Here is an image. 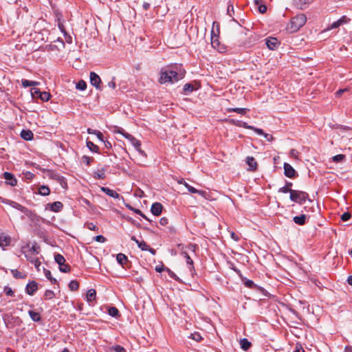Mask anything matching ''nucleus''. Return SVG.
<instances>
[{
	"label": "nucleus",
	"mask_w": 352,
	"mask_h": 352,
	"mask_svg": "<svg viewBox=\"0 0 352 352\" xmlns=\"http://www.w3.org/2000/svg\"><path fill=\"white\" fill-rule=\"evenodd\" d=\"M185 70L179 65H173L162 68L160 71V83H174L182 79L185 76Z\"/></svg>",
	"instance_id": "1"
},
{
	"label": "nucleus",
	"mask_w": 352,
	"mask_h": 352,
	"mask_svg": "<svg viewBox=\"0 0 352 352\" xmlns=\"http://www.w3.org/2000/svg\"><path fill=\"white\" fill-rule=\"evenodd\" d=\"M289 198L292 201L299 204H302L307 199L309 201L311 204H313V201L309 199V195L306 192L301 190H294L293 191H291Z\"/></svg>",
	"instance_id": "2"
},
{
	"label": "nucleus",
	"mask_w": 352,
	"mask_h": 352,
	"mask_svg": "<svg viewBox=\"0 0 352 352\" xmlns=\"http://www.w3.org/2000/svg\"><path fill=\"white\" fill-rule=\"evenodd\" d=\"M307 21V17L304 14H300L293 17L290 22V30L292 32H296L302 28Z\"/></svg>",
	"instance_id": "3"
},
{
	"label": "nucleus",
	"mask_w": 352,
	"mask_h": 352,
	"mask_svg": "<svg viewBox=\"0 0 352 352\" xmlns=\"http://www.w3.org/2000/svg\"><path fill=\"white\" fill-rule=\"evenodd\" d=\"M124 138L131 143V144L135 147L136 151L140 155L142 156H146L145 152L141 149V142L140 140H137L135 137L129 133L124 134Z\"/></svg>",
	"instance_id": "4"
},
{
	"label": "nucleus",
	"mask_w": 352,
	"mask_h": 352,
	"mask_svg": "<svg viewBox=\"0 0 352 352\" xmlns=\"http://www.w3.org/2000/svg\"><path fill=\"white\" fill-rule=\"evenodd\" d=\"M22 253L25 255L26 259L33 263L38 271H40L39 267L41 261L37 258V255L34 253L25 252V248H22Z\"/></svg>",
	"instance_id": "5"
},
{
	"label": "nucleus",
	"mask_w": 352,
	"mask_h": 352,
	"mask_svg": "<svg viewBox=\"0 0 352 352\" xmlns=\"http://www.w3.org/2000/svg\"><path fill=\"white\" fill-rule=\"evenodd\" d=\"M31 94L34 98H39L41 100L47 102L50 98L51 95L47 91H41L38 88H32Z\"/></svg>",
	"instance_id": "6"
},
{
	"label": "nucleus",
	"mask_w": 352,
	"mask_h": 352,
	"mask_svg": "<svg viewBox=\"0 0 352 352\" xmlns=\"http://www.w3.org/2000/svg\"><path fill=\"white\" fill-rule=\"evenodd\" d=\"M350 19L346 16H342L341 18H340L338 21L333 22L327 29V30H330L333 29L338 28L340 26L343 25L344 24H346L349 23Z\"/></svg>",
	"instance_id": "7"
},
{
	"label": "nucleus",
	"mask_w": 352,
	"mask_h": 352,
	"mask_svg": "<svg viewBox=\"0 0 352 352\" xmlns=\"http://www.w3.org/2000/svg\"><path fill=\"white\" fill-rule=\"evenodd\" d=\"M90 82L96 89H100V85L101 83V79L100 76L94 72L90 73Z\"/></svg>",
	"instance_id": "8"
},
{
	"label": "nucleus",
	"mask_w": 352,
	"mask_h": 352,
	"mask_svg": "<svg viewBox=\"0 0 352 352\" xmlns=\"http://www.w3.org/2000/svg\"><path fill=\"white\" fill-rule=\"evenodd\" d=\"M3 178L6 180V184L11 186H15L17 184V179L14 175L9 172H5L3 173Z\"/></svg>",
	"instance_id": "9"
},
{
	"label": "nucleus",
	"mask_w": 352,
	"mask_h": 352,
	"mask_svg": "<svg viewBox=\"0 0 352 352\" xmlns=\"http://www.w3.org/2000/svg\"><path fill=\"white\" fill-rule=\"evenodd\" d=\"M38 289V283L32 280L28 283L25 287V292L28 294L32 296Z\"/></svg>",
	"instance_id": "10"
},
{
	"label": "nucleus",
	"mask_w": 352,
	"mask_h": 352,
	"mask_svg": "<svg viewBox=\"0 0 352 352\" xmlns=\"http://www.w3.org/2000/svg\"><path fill=\"white\" fill-rule=\"evenodd\" d=\"M284 174L286 177L292 178L296 175V170L294 168L288 163H284Z\"/></svg>",
	"instance_id": "11"
},
{
	"label": "nucleus",
	"mask_w": 352,
	"mask_h": 352,
	"mask_svg": "<svg viewBox=\"0 0 352 352\" xmlns=\"http://www.w3.org/2000/svg\"><path fill=\"white\" fill-rule=\"evenodd\" d=\"M162 209V205L159 202H155L152 204L151 211L153 215L159 216L161 214Z\"/></svg>",
	"instance_id": "12"
},
{
	"label": "nucleus",
	"mask_w": 352,
	"mask_h": 352,
	"mask_svg": "<svg viewBox=\"0 0 352 352\" xmlns=\"http://www.w3.org/2000/svg\"><path fill=\"white\" fill-rule=\"evenodd\" d=\"M314 0H294V4L297 8L303 10L305 9Z\"/></svg>",
	"instance_id": "13"
},
{
	"label": "nucleus",
	"mask_w": 352,
	"mask_h": 352,
	"mask_svg": "<svg viewBox=\"0 0 352 352\" xmlns=\"http://www.w3.org/2000/svg\"><path fill=\"white\" fill-rule=\"evenodd\" d=\"M279 44V42L276 38L271 37L266 39V45L270 50H274L276 49Z\"/></svg>",
	"instance_id": "14"
},
{
	"label": "nucleus",
	"mask_w": 352,
	"mask_h": 352,
	"mask_svg": "<svg viewBox=\"0 0 352 352\" xmlns=\"http://www.w3.org/2000/svg\"><path fill=\"white\" fill-rule=\"evenodd\" d=\"M101 190L104 192L106 195H109V197H111L115 199H119L120 194L118 193L116 191L111 190L107 187H101Z\"/></svg>",
	"instance_id": "15"
},
{
	"label": "nucleus",
	"mask_w": 352,
	"mask_h": 352,
	"mask_svg": "<svg viewBox=\"0 0 352 352\" xmlns=\"http://www.w3.org/2000/svg\"><path fill=\"white\" fill-rule=\"evenodd\" d=\"M48 205L50 206V210L54 212H60L63 208V204L60 201H54Z\"/></svg>",
	"instance_id": "16"
},
{
	"label": "nucleus",
	"mask_w": 352,
	"mask_h": 352,
	"mask_svg": "<svg viewBox=\"0 0 352 352\" xmlns=\"http://www.w3.org/2000/svg\"><path fill=\"white\" fill-rule=\"evenodd\" d=\"M23 248H25V252H30L34 253L36 254H38L39 251H40V248L36 243H34V244H32V245L31 247L28 244L26 247H23Z\"/></svg>",
	"instance_id": "17"
},
{
	"label": "nucleus",
	"mask_w": 352,
	"mask_h": 352,
	"mask_svg": "<svg viewBox=\"0 0 352 352\" xmlns=\"http://www.w3.org/2000/svg\"><path fill=\"white\" fill-rule=\"evenodd\" d=\"M11 239L9 236L4 234H0V247H6L10 245Z\"/></svg>",
	"instance_id": "18"
},
{
	"label": "nucleus",
	"mask_w": 352,
	"mask_h": 352,
	"mask_svg": "<svg viewBox=\"0 0 352 352\" xmlns=\"http://www.w3.org/2000/svg\"><path fill=\"white\" fill-rule=\"evenodd\" d=\"M307 215L302 214L299 216H296L293 218V221L295 223L299 226H303L306 223Z\"/></svg>",
	"instance_id": "19"
},
{
	"label": "nucleus",
	"mask_w": 352,
	"mask_h": 352,
	"mask_svg": "<svg viewBox=\"0 0 352 352\" xmlns=\"http://www.w3.org/2000/svg\"><path fill=\"white\" fill-rule=\"evenodd\" d=\"M116 260H117L118 263L120 265H121L122 267H124L128 262L127 256L122 253H119L117 254Z\"/></svg>",
	"instance_id": "20"
},
{
	"label": "nucleus",
	"mask_w": 352,
	"mask_h": 352,
	"mask_svg": "<svg viewBox=\"0 0 352 352\" xmlns=\"http://www.w3.org/2000/svg\"><path fill=\"white\" fill-rule=\"evenodd\" d=\"M33 133L30 130H22L21 137L25 140H31L33 139Z\"/></svg>",
	"instance_id": "21"
},
{
	"label": "nucleus",
	"mask_w": 352,
	"mask_h": 352,
	"mask_svg": "<svg viewBox=\"0 0 352 352\" xmlns=\"http://www.w3.org/2000/svg\"><path fill=\"white\" fill-rule=\"evenodd\" d=\"M246 162L251 170H255L257 168V163L253 157H248Z\"/></svg>",
	"instance_id": "22"
},
{
	"label": "nucleus",
	"mask_w": 352,
	"mask_h": 352,
	"mask_svg": "<svg viewBox=\"0 0 352 352\" xmlns=\"http://www.w3.org/2000/svg\"><path fill=\"white\" fill-rule=\"evenodd\" d=\"M292 186V182H286L285 186H284L283 187L279 188L278 192H283V193L289 192L291 194V191L294 190H292L291 188Z\"/></svg>",
	"instance_id": "23"
},
{
	"label": "nucleus",
	"mask_w": 352,
	"mask_h": 352,
	"mask_svg": "<svg viewBox=\"0 0 352 352\" xmlns=\"http://www.w3.org/2000/svg\"><path fill=\"white\" fill-rule=\"evenodd\" d=\"M240 346L244 351H248L252 346V344L247 338H243L240 340Z\"/></svg>",
	"instance_id": "24"
},
{
	"label": "nucleus",
	"mask_w": 352,
	"mask_h": 352,
	"mask_svg": "<svg viewBox=\"0 0 352 352\" xmlns=\"http://www.w3.org/2000/svg\"><path fill=\"white\" fill-rule=\"evenodd\" d=\"M96 292L95 289H91L87 291L86 298H87V300L88 302H92L93 300H94L96 298Z\"/></svg>",
	"instance_id": "25"
},
{
	"label": "nucleus",
	"mask_w": 352,
	"mask_h": 352,
	"mask_svg": "<svg viewBox=\"0 0 352 352\" xmlns=\"http://www.w3.org/2000/svg\"><path fill=\"white\" fill-rule=\"evenodd\" d=\"M50 189L47 186H41L38 188V194L42 196H47L50 195Z\"/></svg>",
	"instance_id": "26"
},
{
	"label": "nucleus",
	"mask_w": 352,
	"mask_h": 352,
	"mask_svg": "<svg viewBox=\"0 0 352 352\" xmlns=\"http://www.w3.org/2000/svg\"><path fill=\"white\" fill-rule=\"evenodd\" d=\"M29 316L31 319L34 322H38L41 320V315L38 312H35L32 310L28 311Z\"/></svg>",
	"instance_id": "27"
},
{
	"label": "nucleus",
	"mask_w": 352,
	"mask_h": 352,
	"mask_svg": "<svg viewBox=\"0 0 352 352\" xmlns=\"http://www.w3.org/2000/svg\"><path fill=\"white\" fill-rule=\"evenodd\" d=\"M227 111L228 112H236L244 115L246 113L247 111H249V109L245 108H228L227 109Z\"/></svg>",
	"instance_id": "28"
},
{
	"label": "nucleus",
	"mask_w": 352,
	"mask_h": 352,
	"mask_svg": "<svg viewBox=\"0 0 352 352\" xmlns=\"http://www.w3.org/2000/svg\"><path fill=\"white\" fill-rule=\"evenodd\" d=\"M108 314L114 318H118L120 316L119 310L115 307H111L108 309Z\"/></svg>",
	"instance_id": "29"
},
{
	"label": "nucleus",
	"mask_w": 352,
	"mask_h": 352,
	"mask_svg": "<svg viewBox=\"0 0 352 352\" xmlns=\"http://www.w3.org/2000/svg\"><path fill=\"white\" fill-rule=\"evenodd\" d=\"M21 84L24 87H31V86L38 85L39 84V82H36V81L28 80L26 79H23L21 81Z\"/></svg>",
	"instance_id": "30"
},
{
	"label": "nucleus",
	"mask_w": 352,
	"mask_h": 352,
	"mask_svg": "<svg viewBox=\"0 0 352 352\" xmlns=\"http://www.w3.org/2000/svg\"><path fill=\"white\" fill-rule=\"evenodd\" d=\"M87 146L89 148L90 151L94 153H98L99 152V148L97 145H96L94 143H93L91 141H87Z\"/></svg>",
	"instance_id": "31"
},
{
	"label": "nucleus",
	"mask_w": 352,
	"mask_h": 352,
	"mask_svg": "<svg viewBox=\"0 0 352 352\" xmlns=\"http://www.w3.org/2000/svg\"><path fill=\"white\" fill-rule=\"evenodd\" d=\"M54 260L59 265V266H61L65 263V258L63 255L60 254H55Z\"/></svg>",
	"instance_id": "32"
},
{
	"label": "nucleus",
	"mask_w": 352,
	"mask_h": 352,
	"mask_svg": "<svg viewBox=\"0 0 352 352\" xmlns=\"http://www.w3.org/2000/svg\"><path fill=\"white\" fill-rule=\"evenodd\" d=\"M11 273L15 278H25L26 276L17 270H12Z\"/></svg>",
	"instance_id": "33"
},
{
	"label": "nucleus",
	"mask_w": 352,
	"mask_h": 352,
	"mask_svg": "<svg viewBox=\"0 0 352 352\" xmlns=\"http://www.w3.org/2000/svg\"><path fill=\"white\" fill-rule=\"evenodd\" d=\"M211 45L214 49L220 45V42L218 39V36H217L216 35H212Z\"/></svg>",
	"instance_id": "34"
},
{
	"label": "nucleus",
	"mask_w": 352,
	"mask_h": 352,
	"mask_svg": "<svg viewBox=\"0 0 352 352\" xmlns=\"http://www.w3.org/2000/svg\"><path fill=\"white\" fill-rule=\"evenodd\" d=\"M69 287L72 291H76L79 288V283L76 280H71L69 283Z\"/></svg>",
	"instance_id": "35"
},
{
	"label": "nucleus",
	"mask_w": 352,
	"mask_h": 352,
	"mask_svg": "<svg viewBox=\"0 0 352 352\" xmlns=\"http://www.w3.org/2000/svg\"><path fill=\"white\" fill-rule=\"evenodd\" d=\"M183 90L185 93H190L195 90V88L191 83H186L184 85Z\"/></svg>",
	"instance_id": "36"
},
{
	"label": "nucleus",
	"mask_w": 352,
	"mask_h": 352,
	"mask_svg": "<svg viewBox=\"0 0 352 352\" xmlns=\"http://www.w3.org/2000/svg\"><path fill=\"white\" fill-rule=\"evenodd\" d=\"M44 274L45 275V277L50 280L52 283H56V280L52 277L51 272L49 270H44Z\"/></svg>",
	"instance_id": "37"
},
{
	"label": "nucleus",
	"mask_w": 352,
	"mask_h": 352,
	"mask_svg": "<svg viewBox=\"0 0 352 352\" xmlns=\"http://www.w3.org/2000/svg\"><path fill=\"white\" fill-rule=\"evenodd\" d=\"M55 296L54 292L52 290L47 289L45 291L44 297L45 300L52 299Z\"/></svg>",
	"instance_id": "38"
},
{
	"label": "nucleus",
	"mask_w": 352,
	"mask_h": 352,
	"mask_svg": "<svg viewBox=\"0 0 352 352\" xmlns=\"http://www.w3.org/2000/svg\"><path fill=\"white\" fill-rule=\"evenodd\" d=\"M93 161H94V158L93 157H89V156H87V155H83L82 157V162L83 163H85L88 166H89L91 165V163Z\"/></svg>",
	"instance_id": "39"
},
{
	"label": "nucleus",
	"mask_w": 352,
	"mask_h": 352,
	"mask_svg": "<svg viewBox=\"0 0 352 352\" xmlns=\"http://www.w3.org/2000/svg\"><path fill=\"white\" fill-rule=\"evenodd\" d=\"M76 88L77 89L83 91L87 88V84L84 80H81L76 84Z\"/></svg>",
	"instance_id": "40"
},
{
	"label": "nucleus",
	"mask_w": 352,
	"mask_h": 352,
	"mask_svg": "<svg viewBox=\"0 0 352 352\" xmlns=\"http://www.w3.org/2000/svg\"><path fill=\"white\" fill-rule=\"evenodd\" d=\"M105 171V169H102L101 171L100 170H98L96 172L94 173V177L96 178V179H104L105 177V175H104V172Z\"/></svg>",
	"instance_id": "41"
},
{
	"label": "nucleus",
	"mask_w": 352,
	"mask_h": 352,
	"mask_svg": "<svg viewBox=\"0 0 352 352\" xmlns=\"http://www.w3.org/2000/svg\"><path fill=\"white\" fill-rule=\"evenodd\" d=\"M189 338H191L197 342H199L202 340V337L199 333L195 332L194 333H191L189 337Z\"/></svg>",
	"instance_id": "42"
},
{
	"label": "nucleus",
	"mask_w": 352,
	"mask_h": 352,
	"mask_svg": "<svg viewBox=\"0 0 352 352\" xmlns=\"http://www.w3.org/2000/svg\"><path fill=\"white\" fill-rule=\"evenodd\" d=\"M180 184H183L185 187L188 190V191L191 193H195L197 192V189L192 186H191L190 185H189L187 182H186L185 181L184 182H179Z\"/></svg>",
	"instance_id": "43"
},
{
	"label": "nucleus",
	"mask_w": 352,
	"mask_h": 352,
	"mask_svg": "<svg viewBox=\"0 0 352 352\" xmlns=\"http://www.w3.org/2000/svg\"><path fill=\"white\" fill-rule=\"evenodd\" d=\"M183 254L184 255L187 264L189 265V268L191 269L193 265V261L186 252H183Z\"/></svg>",
	"instance_id": "44"
},
{
	"label": "nucleus",
	"mask_w": 352,
	"mask_h": 352,
	"mask_svg": "<svg viewBox=\"0 0 352 352\" xmlns=\"http://www.w3.org/2000/svg\"><path fill=\"white\" fill-rule=\"evenodd\" d=\"M345 155L342 154H338L333 157V161L335 162H342L345 160Z\"/></svg>",
	"instance_id": "45"
},
{
	"label": "nucleus",
	"mask_w": 352,
	"mask_h": 352,
	"mask_svg": "<svg viewBox=\"0 0 352 352\" xmlns=\"http://www.w3.org/2000/svg\"><path fill=\"white\" fill-rule=\"evenodd\" d=\"M59 270L62 272H69L71 270V267L68 264H65V263L62 265L61 266H59Z\"/></svg>",
	"instance_id": "46"
},
{
	"label": "nucleus",
	"mask_w": 352,
	"mask_h": 352,
	"mask_svg": "<svg viewBox=\"0 0 352 352\" xmlns=\"http://www.w3.org/2000/svg\"><path fill=\"white\" fill-rule=\"evenodd\" d=\"M138 247L143 251H147L148 250V245L144 241H140Z\"/></svg>",
	"instance_id": "47"
},
{
	"label": "nucleus",
	"mask_w": 352,
	"mask_h": 352,
	"mask_svg": "<svg viewBox=\"0 0 352 352\" xmlns=\"http://www.w3.org/2000/svg\"><path fill=\"white\" fill-rule=\"evenodd\" d=\"M111 349L116 352H126V349L120 345L113 346Z\"/></svg>",
	"instance_id": "48"
},
{
	"label": "nucleus",
	"mask_w": 352,
	"mask_h": 352,
	"mask_svg": "<svg viewBox=\"0 0 352 352\" xmlns=\"http://www.w3.org/2000/svg\"><path fill=\"white\" fill-rule=\"evenodd\" d=\"M351 217V215L349 212H344L342 216H341V219L343 221H346L348 220H349Z\"/></svg>",
	"instance_id": "49"
},
{
	"label": "nucleus",
	"mask_w": 352,
	"mask_h": 352,
	"mask_svg": "<svg viewBox=\"0 0 352 352\" xmlns=\"http://www.w3.org/2000/svg\"><path fill=\"white\" fill-rule=\"evenodd\" d=\"M12 206L14 208H16V209H18V210H21L22 212H24L25 210L26 209L24 206H23L20 205L19 204L16 203V202H12Z\"/></svg>",
	"instance_id": "50"
},
{
	"label": "nucleus",
	"mask_w": 352,
	"mask_h": 352,
	"mask_svg": "<svg viewBox=\"0 0 352 352\" xmlns=\"http://www.w3.org/2000/svg\"><path fill=\"white\" fill-rule=\"evenodd\" d=\"M58 28H59V30L63 33V34H66V31H65V26L63 23L62 21H60V19H58Z\"/></svg>",
	"instance_id": "51"
},
{
	"label": "nucleus",
	"mask_w": 352,
	"mask_h": 352,
	"mask_svg": "<svg viewBox=\"0 0 352 352\" xmlns=\"http://www.w3.org/2000/svg\"><path fill=\"white\" fill-rule=\"evenodd\" d=\"M87 228L90 230H98V227L94 223H87Z\"/></svg>",
	"instance_id": "52"
},
{
	"label": "nucleus",
	"mask_w": 352,
	"mask_h": 352,
	"mask_svg": "<svg viewBox=\"0 0 352 352\" xmlns=\"http://www.w3.org/2000/svg\"><path fill=\"white\" fill-rule=\"evenodd\" d=\"M234 6L232 4H229L227 9V13L230 16H232V14H234Z\"/></svg>",
	"instance_id": "53"
},
{
	"label": "nucleus",
	"mask_w": 352,
	"mask_h": 352,
	"mask_svg": "<svg viewBox=\"0 0 352 352\" xmlns=\"http://www.w3.org/2000/svg\"><path fill=\"white\" fill-rule=\"evenodd\" d=\"M240 122V124H238L239 126L243 127L245 129H251V130L252 129H254L253 126L249 125L247 122Z\"/></svg>",
	"instance_id": "54"
},
{
	"label": "nucleus",
	"mask_w": 352,
	"mask_h": 352,
	"mask_svg": "<svg viewBox=\"0 0 352 352\" xmlns=\"http://www.w3.org/2000/svg\"><path fill=\"white\" fill-rule=\"evenodd\" d=\"M4 292L6 293V294L7 296H14V292L12 291V289L9 287H5L4 288Z\"/></svg>",
	"instance_id": "55"
},
{
	"label": "nucleus",
	"mask_w": 352,
	"mask_h": 352,
	"mask_svg": "<svg viewBox=\"0 0 352 352\" xmlns=\"http://www.w3.org/2000/svg\"><path fill=\"white\" fill-rule=\"evenodd\" d=\"M258 11L261 14H264L267 11V6L265 4H261L258 7Z\"/></svg>",
	"instance_id": "56"
},
{
	"label": "nucleus",
	"mask_w": 352,
	"mask_h": 352,
	"mask_svg": "<svg viewBox=\"0 0 352 352\" xmlns=\"http://www.w3.org/2000/svg\"><path fill=\"white\" fill-rule=\"evenodd\" d=\"M126 207L127 208H129V210H131L133 211L135 213H136V214H141V210H140L137 209V208H135L132 207V206H131V205H129V204H126Z\"/></svg>",
	"instance_id": "57"
},
{
	"label": "nucleus",
	"mask_w": 352,
	"mask_h": 352,
	"mask_svg": "<svg viewBox=\"0 0 352 352\" xmlns=\"http://www.w3.org/2000/svg\"><path fill=\"white\" fill-rule=\"evenodd\" d=\"M168 223V219L166 217H162L160 219V224L162 226H165Z\"/></svg>",
	"instance_id": "58"
},
{
	"label": "nucleus",
	"mask_w": 352,
	"mask_h": 352,
	"mask_svg": "<svg viewBox=\"0 0 352 352\" xmlns=\"http://www.w3.org/2000/svg\"><path fill=\"white\" fill-rule=\"evenodd\" d=\"M95 240L99 243H104L106 241L105 237L102 235H98L95 237Z\"/></svg>",
	"instance_id": "59"
},
{
	"label": "nucleus",
	"mask_w": 352,
	"mask_h": 352,
	"mask_svg": "<svg viewBox=\"0 0 352 352\" xmlns=\"http://www.w3.org/2000/svg\"><path fill=\"white\" fill-rule=\"evenodd\" d=\"M244 284L247 287H249V288H252L254 286V282L251 280H246L244 282Z\"/></svg>",
	"instance_id": "60"
},
{
	"label": "nucleus",
	"mask_w": 352,
	"mask_h": 352,
	"mask_svg": "<svg viewBox=\"0 0 352 352\" xmlns=\"http://www.w3.org/2000/svg\"><path fill=\"white\" fill-rule=\"evenodd\" d=\"M252 130L254 131L258 135H263L265 134L264 131L261 129L256 128L254 126V129Z\"/></svg>",
	"instance_id": "61"
},
{
	"label": "nucleus",
	"mask_w": 352,
	"mask_h": 352,
	"mask_svg": "<svg viewBox=\"0 0 352 352\" xmlns=\"http://www.w3.org/2000/svg\"><path fill=\"white\" fill-rule=\"evenodd\" d=\"M114 132L120 133L124 137V134L127 133L126 132L124 131V130L123 129L120 128V127H116V129L114 131Z\"/></svg>",
	"instance_id": "62"
},
{
	"label": "nucleus",
	"mask_w": 352,
	"mask_h": 352,
	"mask_svg": "<svg viewBox=\"0 0 352 352\" xmlns=\"http://www.w3.org/2000/svg\"><path fill=\"white\" fill-rule=\"evenodd\" d=\"M108 86L112 89H114L116 88V82L114 81V78L112 79L111 81L108 82Z\"/></svg>",
	"instance_id": "63"
},
{
	"label": "nucleus",
	"mask_w": 352,
	"mask_h": 352,
	"mask_svg": "<svg viewBox=\"0 0 352 352\" xmlns=\"http://www.w3.org/2000/svg\"><path fill=\"white\" fill-rule=\"evenodd\" d=\"M344 352H352V346H346L344 348Z\"/></svg>",
	"instance_id": "64"
}]
</instances>
